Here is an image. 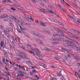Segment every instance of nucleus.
Returning a JSON list of instances; mask_svg holds the SVG:
<instances>
[{
    "mask_svg": "<svg viewBox=\"0 0 80 80\" xmlns=\"http://www.w3.org/2000/svg\"><path fill=\"white\" fill-rule=\"evenodd\" d=\"M0 27H1V28H2V29H3V28H4V27H3V26H0Z\"/></svg>",
    "mask_w": 80,
    "mask_h": 80,
    "instance_id": "c9c22d12",
    "label": "nucleus"
},
{
    "mask_svg": "<svg viewBox=\"0 0 80 80\" xmlns=\"http://www.w3.org/2000/svg\"><path fill=\"white\" fill-rule=\"evenodd\" d=\"M30 18L31 20L32 21H34V20L31 17H29V18Z\"/></svg>",
    "mask_w": 80,
    "mask_h": 80,
    "instance_id": "4be33fe9",
    "label": "nucleus"
},
{
    "mask_svg": "<svg viewBox=\"0 0 80 80\" xmlns=\"http://www.w3.org/2000/svg\"><path fill=\"white\" fill-rule=\"evenodd\" d=\"M16 7H20V8H22L19 6L18 5V4H16Z\"/></svg>",
    "mask_w": 80,
    "mask_h": 80,
    "instance_id": "4d7b16f0",
    "label": "nucleus"
},
{
    "mask_svg": "<svg viewBox=\"0 0 80 80\" xmlns=\"http://www.w3.org/2000/svg\"><path fill=\"white\" fill-rule=\"evenodd\" d=\"M12 38L14 40H15V38H16L15 37H12Z\"/></svg>",
    "mask_w": 80,
    "mask_h": 80,
    "instance_id": "3c124183",
    "label": "nucleus"
},
{
    "mask_svg": "<svg viewBox=\"0 0 80 80\" xmlns=\"http://www.w3.org/2000/svg\"><path fill=\"white\" fill-rule=\"evenodd\" d=\"M19 28H20L21 30H23V28H22V27H21V26H20V25H19Z\"/></svg>",
    "mask_w": 80,
    "mask_h": 80,
    "instance_id": "7c9ffc66",
    "label": "nucleus"
},
{
    "mask_svg": "<svg viewBox=\"0 0 80 80\" xmlns=\"http://www.w3.org/2000/svg\"><path fill=\"white\" fill-rule=\"evenodd\" d=\"M67 56L68 58H70V57H71V56L70 55V54H68Z\"/></svg>",
    "mask_w": 80,
    "mask_h": 80,
    "instance_id": "6e6d98bb",
    "label": "nucleus"
},
{
    "mask_svg": "<svg viewBox=\"0 0 80 80\" xmlns=\"http://www.w3.org/2000/svg\"><path fill=\"white\" fill-rule=\"evenodd\" d=\"M6 31L7 32H10V30H9L8 29H7Z\"/></svg>",
    "mask_w": 80,
    "mask_h": 80,
    "instance_id": "de8ad7c7",
    "label": "nucleus"
},
{
    "mask_svg": "<svg viewBox=\"0 0 80 80\" xmlns=\"http://www.w3.org/2000/svg\"><path fill=\"white\" fill-rule=\"evenodd\" d=\"M32 1L34 3H36V1H35V0H32Z\"/></svg>",
    "mask_w": 80,
    "mask_h": 80,
    "instance_id": "680f3d73",
    "label": "nucleus"
},
{
    "mask_svg": "<svg viewBox=\"0 0 80 80\" xmlns=\"http://www.w3.org/2000/svg\"><path fill=\"white\" fill-rule=\"evenodd\" d=\"M68 53H71V51H70V50H68Z\"/></svg>",
    "mask_w": 80,
    "mask_h": 80,
    "instance_id": "052dcab7",
    "label": "nucleus"
},
{
    "mask_svg": "<svg viewBox=\"0 0 80 80\" xmlns=\"http://www.w3.org/2000/svg\"><path fill=\"white\" fill-rule=\"evenodd\" d=\"M46 51H52V50L50 49H46Z\"/></svg>",
    "mask_w": 80,
    "mask_h": 80,
    "instance_id": "5701e85b",
    "label": "nucleus"
},
{
    "mask_svg": "<svg viewBox=\"0 0 80 80\" xmlns=\"http://www.w3.org/2000/svg\"><path fill=\"white\" fill-rule=\"evenodd\" d=\"M34 69H35V68H37V69H38H38H39V68H38L37 67H36L35 66H34Z\"/></svg>",
    "mask_w": 80,
    "mask_h": 80,
    "instance_id": "13d9d810",
    "label": "nucleus"
},
{
    "mask_svg": "<svg viewBox=\"0 0 80 80\" xmlns=\"http://www.w3.org/2000/svg\"><path fill=\"white\" fill-rule=\"evenodd\" d=\"M6 35L7 36V37H8V38H9V35L8 34H6Z\"/></svg>",
    "mask_w": 80,
    "mask_h": 80,
    "instance_id": "bf43d9fd",
    "label": "nucleus"
},
{
    "mask_svg": "<svg viewBox=\"0 0 80 80\" xmlns=\"http://www.w3.org/2000/svg\"><path fill=\"white\" fill-rule=\"evenodd\" d=\"M2 51L3 52L5 55H6L7 54V52L5 51V50H3Z\"/></svg>",
    "mask_w": 80,
    "mask_h": 80,
    "instance_id": "f8f14e48",
    "label": "nucleus"
},
{
    "mask_svg": "<svg viewBox=\"0 0 80 80\" xmlns=\"http://www.w3.org/2000/svg\"><path fill=\"white\" fill-rule=\"evenodd\" d=\"M45 32V33H48V34H49V35H52V33H51L50 32L47 31H46Z\"/></svg>",
    "mask_w": 80,
    "mask_h": 80,
    "instance_id": "1a4fd4ad",
    "label": "nucleus"
},
{
    "mask_svg": "<svg viewBox=\"0 0 80 80\" xmlns=\"http://www.w3.org/2000/svg\"><path fill=\"white\" fill-rule=\"evenodd\" d=\"M76 32H77V33L78 34H80V32H78V31H77Z\"/></svg>",
    "mask_w": 80,
    "mask_h": 80,
    "instance_id": "338daca9",
    "label": "nucleus"
},
{
    "mask_svg": "<svg viewBox=\"0 0 80 80\" xmlns=\"http://www.w3.org/2000/svg\"><path fill=\"white\" fill-rule=\"evenodd\" d=\"M11 17H12L13 18H14V20H15L17 19L15 17H13V16H10L9 17V18H11Z\"/></svg>",
    "mask_w": 80,
    "mask_h": 80,
    "instance_id": "ddd939ff",
    "label": "nucleus"
},
{
    "mask_svg": "<svg viewBox=\"0 0 80 80\" xmlns=\"http://www.w3.org/2000/svg\"><path fill=\"white\" fill-rule=\"evenodd\" d=\"M69 16L70 17V18H71L74 19V17H73V16H72L71 15H69Z\"/></svg>",
    "mask_w": 80,
    "mask_h": 80,
    "instance_id": "b1692460",
    "label": "nucleus"
},
{
    "mask_svg": "<svg viewBox=\"0 0 80 80\" xmlns=\"http://www.w3.org/2000/svg\"><path fill=\"white\" fill-rule=\"evenodd\" d=\"M20 21L18 20H17V19L15 20V22L16 23H19Z\"/></svg>",
    "mask_w": 80,
    "mask_h": 80,
    "instance_id": "a878e982",
    "label": "nucleus"
},
{
    "mask_svg": "<svg viewBox=\"0 0 80 80\" xmlns=\"http://www.w3.org/2000/svg\"><path fill=\"white\" fill-rule=\"evenodd\" d=\"M19 72L20 73H21V74H25V73H24V72H22V71H20Z\"/></svg>",
    "mask_w": 80,
    "mask_h": 80,
    "instance_id": "bb28decb",
    "label": "nucleus"
},
{
    "mask_svg": "<svg viewBox=\"0 0 80 80\" xmlns=\"http://www.w3.org/2000/svg\"><path fill=\"white\" fill-rule=\"evenodd\" d=\"M75 43H77V44L78 45V46H79V45H80V42H77L76 41Z\"/></svg>",
    "mask_w": 80,
    "mask_h": 80,
    "instance_id": "f3484780",
    "label": "nucleus"
},
{
    "mask_svg": "<svg viewBox=\"0 0 80 80\" xmlns=\"http://www.w3.org/2000/svg\"><path fill=\"white\" fill-rule=\"evenodd\" d=\"M75 75H78V73L77 72H75Z\"/></svg>",
    "mask_w": 80,
    "mask_h": 80,
    "instance_id": "0e129e2a",
    "label": "nucleus"
},
{
    "mask_svg": "<svg viewBox=\"0 0 80 80\" xmlns=\"http://www.w3.org/2000/svg\"><path fill=\"white\" fill-rule=\"evenodd\" d=\"M25 22H23L21 23V25L22 26H23V25H25Z\"/></svg>",
    "mask_w": 80,
    "mask_h": 80,
    "instance_id": "dca6fc26",
    "label": "nucleus"
},
{
    "mask_svg": "<svg viewBox=\"0 0 80 80\" xmlns=\"http://www.w3.org/2000/svg\"><path fill=\"white\" fill-rule=\"evenodd\" d=\"M51 65H52L51 67L52 68H55L57 67V65L56 64H51Z\"/></svg>",
    "mask_w": 80,
    "mask_h": 80,
    "instance_id": "39448f33",
    "label": "nucleus"
},
{
    "mask_svg": "<svg viewBox=\"0 0 80 80\" xmlns=\"http://www.w3.org/2000/svg\"><path fill=\"white\" fill-rule=\"evenodd\" d=\"M59 24L60 25H62L63 26V24L62 23L60 22H59Z\"/></svg>",
    "mask_w": 80,
    "mask_h": 80,
    "instance_id": "a19ab883",
    "label": "nucleus"
},
{
    "mask_svg": "<svg viewBox=\"0 0 80 80\" xmlns=\"http://www.w3.org/2000/svg\"><path fill=\"white\" fill-rule=\"evenodd\" d=\"M78 67H80V63H78L77 65Z\"/></svg>",
    "mask_w": 80,
    "mask_h": 80,
    "instance_id": "79ce46f5",
    "label": "nucleus"
},
{
    "mask_svg": "<svg viewBox=\"0 0 80 80\" xmlns=\"http://www.w3.org/2000/svg\"><path fill=\"white\" fill-rule=\"evenodd\" d=\"M38 42L39 43H42V44H43L42 43V42L40 40H38Z\"/></svg>",
    "mask_w": 80,
    "mask_h": 80,
    "instance_id": "a211bd4d",
    "label": "nucleus"
},
{
    "mask_svg": "<svg viewBox=\"0 0 80 80\" xmlns=\"http://www.w3.org/2000/svg\"><path fill=\"white\" fill-rule=\"evenodd\" d=\"M8 17V15H4V18H7Z\"/></svg>",
    "mask_w": 80,
    "mask_h": 80,
    "instance_id": "72a5a7b5",
    "label": "nucleus"
},
{
    "mask_svg": "<svg viewBox=\"0 0 80 80\" xmlns=\"http://www.w3.org/2000/svg\"><path fill=\"white\" fill-rule=\"evenodd\" d=\"M20 77H23V76H24V75L23 74H20Z\"/></svg>",
    "mask_w": 80,
    "mask_h": 80,
    "instance_id": "864d4df0",
    "label": "nucleus"
},
{
    "mask_svg": "<svg viewBox=\"0 0 80 80\" xmlns=\"http://www.w3.org/2000/svg\"><path fill=\"white\" fill-rule=\"evenodd\" d=\"M31 48V50H33V51H34V50H36V48H35V49H34V48Z\"/></svg>",
    "mask_w": 80,
    "mask_h": 80,
    "instance_id": "473e14b6",
    "label": "nucleus"
},
{
    "mask_svg": "<svg viewBox=\"0 0 80 80\" xmlns=\"http://www.w3.org/2000/svg\"><path fill=\"white\" fill-rule=\"evenodd\" d=\"M63 41L66 42H68H68H70V41L67 40H64Z\"/></svg>",
    "mask_w": 80,
    "mask_h": 80,
    "instance_id": "2f4dec72",
    "label": "nucleus"
},
{
    "mask_svg": "<svg viewBox=\"0 0 80 80\" xmlns=\"http://www.w3.org/2000/svg\"><path fill=\"white\" fill-rule=\"evenodd\" d=\"M39 11L41 12H43L44 13H46V11L45 10V9H41Z\"/></svg>",
    "mask_w": 80,
    "mask_h": 80,
    "instance_id": "0eeeda50",
    "label": "nucleus"
},
{
    "mask_svg": "<svg viewBox=\"0 0 80 80\" xmlns=\"http://www.w3.org/2000/svg\"><path fill=\"white\" fill-rule=\"evenodd\" d=\"M65 37H66V38H68V39H69V40H72V39L71 38H73L71 37H68L67 36H66Z\"/></svg>",
    "mask_w": 80,
    "mask_h": 80,
    "instance_id": "9d476101",
    "label": "nucleus"
},
{
    "mask_svg": "<svg viewBox=\"0 0 80 80\" xmlns=\"http://www.w3.org/2000/svg\"><path fill=\"white\" fill-rule=\"evenodd\" d=\"M27 30V28H23V30Z\"/></svg>",
    "mask_w": 80,
    "mask_h": 80,
    "instance_id": "774afa93",
    "label": "nucleus"
},
{
    "mask_svg": "<svg viewBox=\"0 0 80 80\" xmlns=\"http://www.w3.org/2000/svg\"><path fill=\"white\" fill-rule=\"evenodd\" d=\"M7 2V0H5L3 1H2V3H5Z\"/></svg>",
    "mask_w": 80,
    "mask_h": 80,
    "instance_id": "8fccbe9b",
    "label": "nucleus"
},
{
    "mask_svg": "<svg viewBox=\"0 0 80 80\" xmlns=\"http://www.w3.org/2000/svg\"><path fill=\"white\" fill-rule=\"evenodd\" d=\"M80 51V48H79L77 50V52H79Z\"/></svg>",
    "mask_w": 80,
    "mask_h": 80,
    "instance_id": "4c0bfd02",
    "label": "nucleus"
},
{
    "mask_svg": "<svg viewBox=\"0 0 80 80\" xmlns=\"http://www.w3.org/2000/svg\"><path fill=\"white\" fill-rule=\"evenodd\" d=\"M32 73H35V72H36V70L35 69H33V70H32Z\"/></svg>",
    "mask_w": 80,
    "mask_h": 80,
    "instance_id": "c85d7f7f",
    "label": "nucleus"
},
{
    "mask_svg": "<svg viewBox=\"0 0 80 80\" xmlns=\"http://www.w3.org/2000/svg\"><path fill=\"white\" fill-rule=\"evenodd\" d=\"M25 25H30V23H25Z\"/></svg>",
    "mask_w": 80,
    "mask_h": 80,
    "instance_id": "58836bf2",
    "label": "nucleus"
},
{
    "mask_svg": "<svg viewBox=\"0 0 80 80\" xmlns=\"http://www.w3.org/2000/svg\"><path fill=\"white\" fill-rule=\"evenodd\" d=\"M22 47L23 49H25V47L23 46H22Z\"/></svg>",
    "mask_w": 80,
    "mask_h": 80,
    "instance_id": "5fc2aeb1",
    "label": "nucleus"
},
{
    "mask_svg": "<svg viewBox=\"0 0 80 80\" xmlns=\"http://www.w3.org/2000/svg\"><path fill=\"white\" fill-rule=\"evenodd\" d=\"M53 44H54V45H57L58 43V42H54Z\"/></svg>",
    "mask_w": 80,
    "mask_h": 80,
    "instance_id": "69168bd1",
    "label": "nucleus"
},
{
    "mask_svg": "<svg viewBox=\"0 0 80 80\" xmlns=\"http://www.w3.org/2000/svg\"><path fill=\"white\" fill-rule=\"evenodd\" d=\"M18 55H19V56L20 58H21V57H22H22H23V55H22L21 54H19Z\"/></svg>",
    "mask_w": 80,
    "mask_h": 80,
    "instance_id": "c03bdc74",
    "label": "nucleus"
},
{
    "mask_svg": "<svg viewBox=\"0 0 80 80\" xmlns=\"http://www.w3.org/2000/svg\"><path fill=\"white\" fill-rule=\"evenodd\" d=\"M11 10H14V11H15L16 10V9L13 8H11Z\"/></svg>",
    "mask_w": 80,
    "mask_h": 80,
    "instance_id": "f704fd0d",
    "label": "nucleus"
},
{
    "mask_svg": "<svg viewBox=\"0 0 80 80\" xmlns=\"http://www.w3.org/2000/svg\"><path fill=\"white\" fill-rule=\"evenodd\" d=\"M4 15H2L0 17L1 18H4Z\"/></svg>",
    "mask_w": 80,
    "mask_h": 80,
    "instance_id": "603ef678",
    "label": "nucleus"
},
{
    "mask_svg": "<svg viewBox=\"0 0 80 80\" xmlns=\"http://www.w3.org/2000/svg\"><path fill=\"white\" fill-rule=\"evenodd\" d=\"M42 65L43 67H47V65H46V64H44V63H42Z\"/></svg>",
    "mask_w": 80,
    "mask_h": 80,
    "instance_id": "393cba45",
    "label": "nucleus"
},
{
    "mask_svg": "<svg viewBox=\"0 0 80 80\" xmlns=\"http://www.w3.org/2000/svg\"><path fill=\"white\" fill-rule=\"evenodd\" d=\"M31 33L32 34V35H35L36 37H40V34L38 33L34 32H32Z\"/></svg>",
    "mask_w": 80,
    "mask_h": 80,
    "instance_id": "f03ea898",
    "label": "nucleus"
},
{
    "mask_svg": "<svg viewBox=\"0 0 80 80\" xmlns=\"http://www.w3.org/2000/svg\"><path fill=\"white\" fill-rule=\"evenodd\" d=\"M3 60L4 62L5 61V60H6V59H5V57L3 58Z\"/></svg>",
    "mask_w": 80,
    "mask_h": 80,
    "instance_id": "49530a36",
    "label": "nucleus"
},
{
    "mask_svg": "<svg viewBox=\"0 0 80 80\" xmlns=\"http://www.w3.org/2000/svg\"><path fill=\"white\" fill-rule=\"evenodd\" d=\"M76 22H78V23H80V19H77L76 20Z\"/></svg>",
    "mask_w": 80,
    "mask_h": 80,
    "instance_id": "4468645a",
    "label": "nucleus"
},
{
    "mask_svg": "<svg viewBox=\"0 0 80 80\" xmlns=\"http://www.w3.org/2000/svg\"><path fill=\"white\" fill-rule=\"evenodd\" d=\"M27 46H28V47H32V46L30 45V44H28L27 45Z\"/></svg>",
    "mask_w": 80,
    "mask_h": 80,
    "instance_id": "09e8293b",
    "label": "nucleus"
},
{
    "mask_svg": "<svg viewBox=\"0 0 80 80\" xmlns=\"http://www.w3.org/2000/svg\"><path fill=\"white\" fill-rule=\"evenodd\" d=\"M74 32H76L77 31H76V30L75 29H71Z\"/></svg>",
    "mask_w": 80,
    "mask_h": 80,
    "instance_id": "c756f323",
    "label": "nucleus"
},
{
    "mask_svg": "<svg viewBox=\"0 0 80 80\" xmlns=\"http://www.w3.org/2000/svg\"><path fill=\"white\" fill-rule=\"evenodd\" d=\"M61 2L63 4H65V2L64 1V0H61Z\"/></svg>",
    "mask_w": 80,
    "mask_h": 80,
    "instance_id": "2eb2a0df",
    "label": "nucleus"
},
{
    "mask_svg": "<svg viewBox=\"0 0 80 80\" xmlns=\"http://www.w3.org/2000/svg\"><path fill=\"white\" fill-rule=\"evenodd\" d=\"M52 78L54 79H56L57 78V76H54V77H52Z\"/></svg>",
    "mask_w": 80,
    "mask_h": 80,
    "instance_id": "e433bc0d",
    "label": "nucleus"
},
{
    "mask_svg": "<svg viewBox=\"0 0 80 80\" xmlns=\"http://www.w3.org/2000/svg\"><path fill=\"white\" fill-rule=\"evenodd\" d=\"M9 25L11 27H12V26H13V24L12 23H9Z\"/></svg>",
    "mask_w": 80,
    "mask_h": 80,
    "instance_id": "37998d69",
    "label": "nucleus"
},
{
    "mask_svg": "<svg viewBox=\"0 0 80 80\" xmlns=\"http://www.w3.org/2000/svg\"><path fill=\"white\" fill-rule=\"evenodd\" d=\"M70 12H72V13H74V12H73V10H72L71 9H70Z\"/></svg>",
    "mask_w": 80,
    "mask_h": 80,
    "instance_id": "e2e57ef3",
    "label": "nucleus"
},
{
    "mask_svg": "<svg viewBox=\"0 0 80 80\" xmlns=\"http://www.w3.org/2000/svg\"><path fill=\"white\" fill-rule=\"evenodd\" d=\"M61 72H62V71H60V72H59V74H59V75H58V77H59V76H61V75H62V73H61Z\"/></svg>",
    "mask_w": 80,
    "mask_h": 80,
    "instance_id": "6ab92c4d",
    "label": "nucleus"
},
{
    "mask_svg": "<svg viewBox=\"0 0 80 80\" xmlns=\"http://www.w3.org/2000/svg\"><path fill=\"white\" fill-rule=\"evenodd\" d=\"M5 44H6V41L5 40H3V41L1 42V46L3 48H5L6 47H5Z\"/></svg>",
    "mask_w": 80,
    "mask_h": 80,
    "instance_id": "f257e3e1",
    "label": "nucleus"
},
{
    "mask_svg": "<svg viewBox=\"0 0 80 80\" xmlns=\"http://www.w3.org/2000/svg\"><path fill=\"white\" fill-rule=\"evenodd\" d=\"M57 31L58 32H60V33H62V34L61 35V36H64V34H63V32H62V31H61V30H60V29H58V28H57Z\"/></svg>",
    "mask_w": 80,
    "mask_h": 80,
    "instance_id": "7ed1b4c3",
    "label": "nucleus"
},
{
    "mask_svg": "<svg viewBox=\"0 0 80 80\" xmlns=\"http://www.w3.org/2000/svg\"><path fill=\"white\" fill-rule=\"evenodd\" d=\"M38 23L39 24H40V25H42V26H44L45 27L44 23H43L42 22L39 21L38 22Z\"/></svg>",
    "mask_w": 80,
    "mask_h": 80,
    "instance_id": "6e6552de",
    "label": "nucleus"
},
{
    "mask_svg": "<svg viewBox=\"0 0 80 80\" xmlns=\"http://www.w3.org/2000/svg\"><path fill=\"white\" fill-rule=\"evenodd\" d=\"M59 36H61L60 34H55L53 35V37H59Z\"/></svg>",
    "mask_w": 80,
    "mask_h": 80,
    "instance_id": "9b49d317",
    "label": "nucleus"
},
{
    "mask_svg": "<svg viewBox=\"0 0 80 80\" xmlns=\"http://www.w3.org/2000/svg\"><path fill=\"white\" fill-rule=\"evenodd\" d=\"M15 40H16V42H18V39L16 38Z\"/></svg>",
    "mask_w": 80,
    "mask_h": 80,
    "instance_id": "ea45409f",
    "label": "nucleus"
},
{
    "mask_svg": "<svg viewBox=\"0 0 80 80\" xmlns=\"http://www.w3.org/2000/svg\"><path fill=\"white\" fill-rule=\"evenodd\" d=\"M36 54L38 56V53H40V52H39V50H38V49H36Z\"/></svg>",
    "mask_w": 80,
    "mask_h": 80,
    "instance_id": "423d86ee",
    "label": "nucleus"
},
{
    "mask_svg": "<svg viewBox=\"0 0 80 80\" xmlns=\"http://www.w3.org/2000/svg\"><path fill=\"white\" fill-rule=\"evenodd\" d=\"M32 52V51L30 52V53H31L33 54V55H35V53H34V52Z\"/></svg>",
    "mask_w": 80,
    "mask_h": 80,
    "instance_id": "a18cd8bd",
    "label": "nucleus"
},
{
    "mask_svg": "<svg viewBox=\"0 0 80 80\" xmlns=\"http://www.w3.org/2000/svg\"><path fill=\"white\" fill-rule=\"evenodd\" d=\"M54 22H56V23H59V21L58 20H54Z\"/></svg>",
    "mask_w": 80,
    "mask_h": 80,
    "instance_id": "aec40b11",
    "label": "nucleus"
},
{
    "mask_svg": "<svg viewBox=\"0 0 80 80\" xmlns=\"http://www.w3.org/2000/svg\"><path fill=\"white\" fill-rule=\"evenodd\" d=\"M72 40V42H73V43H75V42H76V41H75L73 39H72V40Z\"/></svg>",
    "mask_w": 80,
    "mask_h": 80,
    "instance_id": "cd10ccee",
    "label": "nucleus"
},
{
    "mask_svg": "<svg viewBox=\"0 0 80 80\" xmlns=\"http://www.w3.org/2000/svg\"><path fill=\"white\" fill-rule=\"evenodd\" d=\"M48 12H50V13H52V14H54V15H56V14L55 13H54V12H53V11H52V10H48Z\"/></svg>",
    "mask_w": 80,
    "mask_h": 80,
    "instance_id": "20e7f679",
    "label": "nucleus"
},
{
    "mask_svg": "<svg viewBox=\"0 0 80 80\" xmlns=\"http://www.w3.org/2000/svg\"><path fill=\"white\" fill-rule=\"evenodd\" d=\"M21 54L23 55H25V56H27V54H26L24 53V52H22Z\"/></svg>",
    "mask_w": 80,
    "mask_h": 80,
    "instance_id": "412c9836",
    "label": "nucleus"
}]
</instances>
